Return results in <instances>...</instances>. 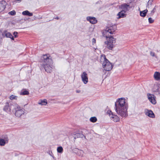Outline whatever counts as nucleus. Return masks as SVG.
<instances>
[{"label":"nucleus","mask_w":160,"mask_h":160,"mask_svg":"<svg viewBox=\"0 0 160 160\" xmlns=\"http://www.w3.org/2000/svg\"><path fill=\"white\" fill-rule=\"evenodd\" d=\"M16 108H19L20 107L16 104H9L8 103H7L3 108V110L8 112L11 113L12 112H14V110H16Z\"/></svg>","instance_id":"nucleus-4"},{"label":"nucleus","mask_w":160,"mask_h":160,"mask_svg":"<svg viewBox=\"0 0 160 160\" xmlns=\"http://www.w3.org/2000/svg\"><path fill=\"white\" fill-rule=\"evenodd\" d=\"M74 138L76 139L77 138H82L83 137H84L85 138H86V137L84 135L82 134H81L80 133H77L75 134L73 136Z\"/></svg>","instance_id":"nucleus-20"},{"label":"nucleus","mask_w":160,"mask_h":160,"mask_svg":"<svg viewBox=\"0 0 160 160\" xmlns=\"http://www.w3.org/2000/svg\"><path fill=\"white\" fill-rule=\"evenodd\" d=\"M148 99L149 101L153 104H155L156 103V101L155 99L156 97L155 96L152 94L148 93L147 94Z\"/></svg>","instance_id":"nucleus-8"},{"label":"nucleus","mask_w":160,"mask_h":160,"mask_svg":"<svg viewBox=\"0 0 160 160\" xmlns=\"http://www.w3.org/2000/svg\"><path fill=\"white\" fill-rule=\"evenodd\" d=\"M152 0H149L148 2V5H151L152 4Z\"/></svg>","instance_id":"nucleus-34"},{"label":"nucleus","mask_w":160,"mask_h":160,"mask_svg":"<svg viewBox=\"0 0 160 160\" xmlns=\"http://www.w3.org/2000/svg\"><path fill=\"white\" fill-rule=\"evenodd\" d=\"M2 36L3 38H11L12 40H14L13 37L11 34L7 31H4L3 32Z\"/></svg>","instance_id":"nucleus-10"},{"label":"nucleus","mask_w":160,"mask_h":160,"mask_svg":"<svg viewBox=\"0 0 160 160\" xmlns=\"http://www.w3.org/2000/svg\"><path fill=\"white\" fill-rule=\"evenodd\" d=\"M100 62L102 67L106 71H109L112 68V64L106 58L105 55H102L100 59Z\"/></svg>","instance_id":"nucleus-3"},{"label":"nucleus","mask_w":160,"mask_h":160,"mask_svg":"<svg viewBox=\"0 0 160 160\" xmlns=\"http://www.w3.org/2000/svg\"><path fill=\"white\" fill-rule=\"evenodd\" d=\"M148 21L149 23H152L154 22V20L152 18H148Z\"/></svg>","instance_id":"nucleus-30"},{"label":"nucleus","mask_w":160,"mask_h":160,"mask_svg":"<svg viewBox=\"0 0 160 160\" xmlns=\"http://www.w3.org/2000/svg\"><path fill=\"white\" fill-rule=\"evenodd\" d=\"M63 148L61 146H59L57 148V151L58 153H62L63 152Z\"/></svg>","instance_id":"nucleus-24"},{"label":"nucleus","mask_w":160,"mask_h":160,"mask_svg":"<svg viewBox=\"0 0 160 160\" xmlns=\"http://www.w3.org/2000/svg\"><path fill=\"white\" fill-rule=\"evenodd\" d=\"M82 80L84 83L86 84L88 82V78L87 74L86 72H83L81 75Z\"/></svg>","instance_id":"nucleus-11"},{"label":"nucleus","mask_w":160,"mask_h":160,"mask_svg":"<svg viewBox=\"0 0 160 160\" xmlns=\"http://www.w3.org/2000/svg\"><path fill=\"white\" fill-rule=\"evenodd\" d=\"M44 67L45 71L47 72H50L52 69V64H49V65L42 66Z\"/></svg>","instance_id":"nucleus-12"},{"label":"nucleus","mask_w":160,"mask_h":160,"mask_svg":"<svg viewBox=\"0 0 160 160\" xmlns=\"http://www.w3.org/2000/svg\"><path fill=\"white\" fill-rule=\"evenodd\" d=\"M116 28L115 25L108 27L102 32L103 36L107 39L105 43L107 45V48L109 50H112L115 47L116 39L112 36L111 35L113 34L116 29Z\"/></svg>","instance_id":"nucleus-1"},{"label":"nucleus","mask_w":160,"mask_h":160,"mask_svg":"<svg viewBox=\"0 0 160 160\" xmlns=\"http://www.w3.org/2000/svg\"><path fill=\"white\" fill-rule=\"evenodd\" d=\"M6 143L4 140L2 139H0V145L3 146L5 145Z\"/></svg>","instance_id":"nucleus-25"},{"label":"nucleus","mask_w":160,"mask_h":160,"mask_svg":"<svg viewBox=\"0 0 160 160\" xmlns=\"http://www.w3.org/2000/svg\"><path fill=\"white\" fill-rule=\"evenodd\" d=\"M153 90L154 92H157L160 94V84H155L153 88Z\"/></svg>","instance_id":"nucleus-16"},{"label":"nucleus","mask_w":160,"mask_h":160,"mask_svg":"<svg viewBox=\"0 0 160 160\" xmlns=\"http://www.w3.org/2000/svg\"><path fill=\"white\" fill-rule=\"evenodd\" d=\"M8 13L11 15H14L16 14V12L15 11L13 10L9 12Z\"/></svg>","instance_id":"nucleus-29"},{"label":"nucleus","mask_w":160,"mask_h":160,"mask_svg":"<svg viewBox=\"0 0 160 160\" xmlns=\"http://www.w3.org/2000/svg\"><path fill=\"white\" fill-rule=\"evenodd\" d=\"M55 18L57 19H58L59 18H58V17H57Z\"/></svg>","instance_id":"nucleus-37"},{"label":"nucleus","mask_w":160,"mask_h":160,"mask_svg":"<svg viewBox=\"0 0 160 160\" xmlns=\"http://www.w3.org/2000/svg\"><path fill=\"white\" fill-rule=\"evenodd\" d=\"M41 63L42 66L48 65L52 63V60L49 55H44L41 58Z\"/></svg>","instance_id":"nucleus-5"},{"label":"nucleus","mask_w":160,"mask_h":160,"mask_svg":"<svg viewBox=\"0 0 160 160\" xmlns=\"http://www.w3.org/2000/svg\"><path fill=\"white\" fill-rule=\"evenodd\" d=\"M87 20L92 24H95L97 22L96 18L94 17H88Z\"/></svg>","instance_id":"nucleus-14"},{"label":"nucleus","mask_w":160,"mask_h":160,"mask_svg":"<svg viewBox=\"0 0 160 160\" xmlns=\"http://www.w3.org/2000/svg\"><path fill=\"white\" fill-rule=\"evenodd\" d=\"M90 120L92 122H96L97 119L95 117H92L90 118Z\"/></svg>","instance_id":"nucleus-27"},{"label":"nucleus","mask_w":160,"mask_h":160,"mask_svg":"<svg viewBox=\"0 0 160 160\" xmlns=\"http://www.w3.org/2000/svg\"><path fill=\"white\" fill-rule=\"evenodd\" d=\"M22 14L23 15H27L32 16L33 15L32 13L26 10L22 12Z\"/></svg>","instance_id":"nucleus-21"},{"label":"nucleus","mask_w":160,"mask_h":160,"mask_svg":"<svg viewBox=\"0 0 160 160\" xmlns=\"http://www.w3.org/2000/svg\"><path fill=\"white\" fill-rule=\"evenodd\" d=\"M78 155L79 156L82 157L84 155L83 151L81 150H78L77 152Z\"/></svg>","instance_id":"nucleus-23"},{"label":"nucleus","mask_w":160,"mask_h":160,"mask_svg":"<svg viewBox=\"0 0 160 160\" xmlns=\"http://www.w3.org/2000/svg\"><path fill=\"white\" fill-rule=\"evenodd\" d=\"M108 113L109 115L110 118L114 122L119 121V118L117 115L113 114L111 111L108 112Z\"/></svg>","instance_id":"nucleus-7"},{"label":"nucleus","mask_w":160,"mask_h":160,"mask_svg":"<svg viewBox=\"0 0 160 160\" xmlns=\"http://www.w3.org/2000/svg\"><path fill=\"white\" fill-rule=\"evenodd\" d=\"M134 7V6L131 4V2L124 3L119 6V8L120 9L126 12L129 11L131 8Z\"/></svg>","instance_id":"nucleus-6"},{"label":"nucleus","mask_w":160,"mask_h":160,"mask_svg":"<svg viewBox=\"0 0 160 160\" xmlns=\"http://www.w3.org/2000/svg\"><path fill=\"white\" fill-rule=\"evenodd\" d=\"M16 108V110H15V115L16 117H20L22 115L24 114V112L23 110L20 108Z\"/></svg>","instance_id":"nucleus-9"},{"label":"nucleus","mask_w":160,"mask_h":160,"mask_svg":"<svg viewBox=\"0 0 160 160\" xmlns=\"http://www.w3.org/2000/svg\"><path fill=\"white\" fill-rule=\"evenodd\" d=\"M150 55L152 57H155V53L151 51L150 52Z\"/></svg>","instance_id":"nucleus-31"},{"label":"nucleus","mask_w":160,"mask_h":160,"mask_svg":"<svg viewBox=\"0 0 160 160\" xmlns=\"http://www.w3.org/2000/svg\"><path fill=\"white\" fill-rule=\"evenodd\" d=\"M17 96L13 95H12L10 96L9 97L10 99L11 100H13L14 99L16 100L17 99Z\"/></svg>","instance_id":"nucleus-28"},{"label":"nucleus","mask_w":160,"mask_h":160,"mask_svg":"<svg viewBox=\"0 0 160 160\" xmlns=\"http://www.w3.org/2000/svg\"><path fill=\"white\" fill-rule=\"evenodd\" d=\"M153 76L154 79L156 80H160V72H155Z\"/></svg>","instance_id":"nucleus-18"},{"label":"nucleus","mask_w":160,"mask_h":160,"mask_svg":"<svg viewBox=\"0 0 160 160\" xmlns=\"http://www.w3.org/2000/svg\"><path fill=\"white\" fill-rule=\"evenodd\" d=\"M148 12V10L147 9L145 10L142 11L140 12V15L142 17H145L146 15L147 12Z\"/></svg>","instance_id":"nucleus-22"},{"label":"nucleus","mask_w":160,"mask_h":160,"mask_svg":"<svg viewBox=\"0 0 160 160\" xmlns=\"http://www.w3.org/2000/svg\"><path fill=\"white\" fill-rule=\"evenodd\" d=\"M81 91L80 90H77L76 92L77 93H78L80 92Z\"/></svg>","instance_id":"nucleus-36"},{"label":"nucleus","mask_w":160,"mask_h":160,"mask_svg":"<svg viewBox=\"0 0 160 160\" xmlns=\"http://www.w3.org/2000/svg\"><path fill=\"white\" fill-rule=\"evenodd\" d=\"M126 12L124 11L121 10V11L118 12L117 14V16H118L117 18L118 19H119L121 18L125 17L126 14H125Z\"/></svg>","instance_id":"nucleus-17"},{"label":"nucleus","mask_w":160,"mask_h":160,"mask_svg":"<svg viewBox=\"0 0 160 160\" xmlns=\"http://www.w3.org/2000/svg\"><path fill=\"white\" fill-rule=\"evenodd\" d=\"M115 111L118 115L123 118L128 116V103L125 98H121L118 99L115 103Z\"/></svg>","instance_id":"nucleus-2"},{"label":"nucleus","mask_w":160,"mask_h":160,"mask_svg":"<svg viewBox=\"0 0 160 160\" xmlns=\"http://www.w3.org/2000/svg\"><path fill=\"white\" fill-rule=\"evenodd\" d=\"M7 3L5 1L0 2V12L3 11L6 8Z\"/></svg>","instance_id":"nucleus-13"},{"label":"nucleus","mask_w":160,"mask_h":160,"mask_svg":"<svg viewBox=\"0 0 160 160\" xmlns=\"http://www.w3.org/2000/svg\"><path fill=\"white\" fill-rule=\"evenodd\" d=\"M86 131V130H84L83 131H82V133H83V132H84V131Z\"/></svg>","instance_id":"nucleus-38"},{"label":"nucleus","mask_w":160,"mask_h":160,"mask_svg":"<svg viewBox=\"0 0 160 160\" xmlns=\"http://www.w3.org/2000/svg\"><path fill=\"white\" fill-rule=\"evenodd\" d=\"M29 94V92L27 90L22 91L20 93V94L22 95H28Z\"/></svg>","instance_id":"nucleus-26"},{"label":"nucleus","mask_w":160,"mask_h":160,"mask_svg":"<svg viewBox=\"0 0 160 160\" xmlns=\"http://www.w3.org/2000/svg\"><path fill=\"white\" fill-rule=\"evenodd\" d=\"M155 12V8H154L153 9L151 12V13L153 15V13Z\"/></svg>","instance_id":"nucleus-35"},{"label":"nucleus","mask_w":160,"mask_h":160,"mask_svg":"<svg viewBox=\"0 0 160 160\" xmlns=\"http://www.w3.org/2000/svg\"><path fill=\"white\" fill-rule=\"evenodd\" d=\"M92 44H94L96 43V40L94 38H93L92 40Z\"/></svg>","instance_id":"nucleus-33"},{"label":"nucleus","mask_w":160,"mask_h":160,"mask_svg":"<svg viewBox=\"0 0 160 160\" xmlns=\"http://www.w3.org/2000/svg\"><path fill=\"white\" fill-rule=\"evenodd\" d=\"M48 103L46 99L40 100L38 102V104L41 105H46Z\"/></svg>","instance_id":"nucleus-19"},{"label":"nucleus","mask_w":160,"mask_h":160,"mask_svg":"<svg viewBox=\"0 0 160 160\" xmlns=\"http://www.w3.org/2000/svg\"><path fill=\"white\" fill-rule=\"evenodd\" d=\"M18 32H13V35L14 36L15 38H17L18 37Z\"/></svg>","instance_id":"nucleus-32"},{"label":"nucleus","mask_w":160,"mask_h":160,"mask_svg":"<svg viewBox=\"0 0 160 160\" xmlns=\"http://www.w3.org/2000/svg\"><path fill=\"white\" fill-rule=\"evenodd\" d=\"M145 114L148 116V117L153 118L155 117L154 114L153 112L152 111L150 110H147L145 111Z\"/></svg>","instance_id":"nucleus-15"}]
</instances>
